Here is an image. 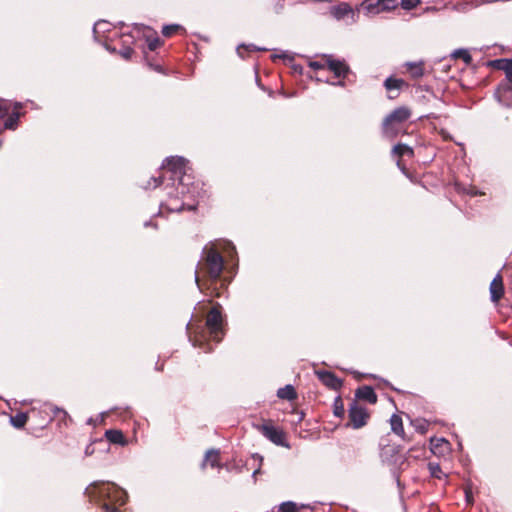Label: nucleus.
<instances>
[{"mask_svg": "<svg viewBox=\"0 0 512 512\" xmlns=\"http://www.w3.org/2000/svg\"><path fill=\"white\" fill-rule=\"evenodd\" d=\"M206 326L209 330L210 337L219 342L223 334V317L220 312V307H213L207 315Z\"/></svg>", "mask_w": 512, "mask_h": 512, "instance_id": "39448f33", "label": "nucleus"}, {"mask_svg": "<svg viewBox=\"0 0 512 512\" xmlns=\"http://www.w3.org/2000/svg\"><path fill=\"white\" fill-rule=\"evenodd\" d=\"M27 420H28V416L26 413H23V412L17 413L16 415L10 417V423L15 428H18V429L23 428L25 426Z\"/></svg>", "mask_w": 512, "mask_h": 512, "instance_id": "b1692460", "label": "nucleus"}, {"mask_svg": "<svg viewBox=\"0 0 512 512\" xmlns=\"http://www.w3.org/2000/svg\"><path fill=\"white\" fill-rule=\"evenodd\" d=\"M369 414L367 409L354 401L349 407V419L354 429H359L366 425Z\"/></svg>", "mask_w": 512, "mask_h": 512, "instance_id": "6e6552de", "label": "nucleus"}, {"mask_svg": "<svg viewBox=\"0 0 512 512\" xmlns=\"http://www.w3.org/2000/svg\"><path fill=\"white\" fill-rule=\"evenodd\" d=\"M242 49H246L248 51H264L265 49L263 48H259V47H256L255 45H248V46H245V45H239L237 47V53L240 57H244L243 53H242Z\"/></svg>", "mask_w": 512, "mask_h": 512, "instance_id": "473e14b6", "label": "nucleus"}, {"mask_svg": "<svg viewBox=\"0 0 512 512\" xmlns=\"http://www.w3.org/2000/svg\"><path fill=\"white\" fill-rule=\"evenodd\" d=\"M392 153L397 156H409L412 157L414 152L411 147L405 144H397L393 147Z\"/></svg>", "mask_w": 512, "mask_h": 512, "instance_id": "393cba45", "label": "nucleus"}, {"mask_svg": "<svg viewBox=\"0 0 512 512\" xmlns=\"http://www.w3.org/2000/svg\"><path fill=\"white\" fill-rule=\"evenodd\" d=\"M106 49H107V50H109V51H112V52H114V51H115V49H114V48H113V49H111L109 46H106Z\"/></svg>", "mask_w": 512, "mask_h": 512, "instance_id": "de8ad7c7", "label": "nucleus"}, {"mask_svg": "<svg viewBox=\"0 0 512 512\" xmlns=\"http://www.w3.org/2000/svg\"><path fill=\"white\" fill-rule=\"evenodd\" d=\"M468 194L472 195V196H476L478 195V191L475 189V188H469V190L467 191Z\"/></svg>", "mask_w": 512, "mask_h": 512, "instance_id": "37998d69", "label": "nucleus"}, {"mask_svg": "<svg viewBox=\"0 0 512 512\" xmlns=\"http://www.w3.org/2000/svg\"><path fill=\"white\" fill-rule=\"evenodd\" d=\"M201 269L211 280H217L222 274L224 268V259L214 246H205L203 249V259L200 263Z\"/></svg>", "mask_w": 512, "mask_h": 512, "instance_id": "7ed1b4c3", "label": "nucleus"}, {"mask_svg": "<svg viewBox=\"0 0 512 512\" xmlns=\"http://www.w3.org/2000/svg\"><path fill=\"white\" fill-rule=\"evenodd\" d=\"M309 66L314 70H321L325 68V64L318 62V61H312L309 63Z\"/></svg>", "mask_w": 512, "mask_h": 512, "instance_id": "4c0bfd02", "label": "nucleus"}, {"mask_svg": "<svg viewBox=\"0 0 512 512\" xmlns=\"http://www.w3.org/2000/svg\"><path fill=\"white\" fill-rule=\"evenodd\" d=\"M195 282L199 286V276H198L197 271L195 272Z\"/></svg>", "mask_w": 512, "mask_h": 512, "instance_id": "a18cd8bd", "label": "nucleus"}, {"mask_svg": "<svg viewBox=\"0 0 512 512\" xmlns=\"http://www.w3.org/2000/svg\"><path fill=\"white\" fill-rule=\"evenodd\" d=\"M111 24L107 21L101 20L94 24L93 34L96 40H100V38L107 33L110 32Z\"/></svg>", "mask_w": 512, "mask_h": 512, "instance_id": "6ab92c4d", "label": "nucleus"}, {"mask_svg": "<svg viewBox=\"0 0 512 512\" xmlns=\"http://www.w3.org/2000/svg\"><path fill=\"white\" fill-rule=\"evenodd\" d=\"M277 396L280 399L294 400L296 399L297 394L292 385H286L285 387L278 389Z\"/></svg>", "mask_w": 512, "mask_h": 512, "instance_id": "4be33fe9", "label": "nucleus"}, {"mask_svg": "<svg viewBox=\"0 0 512 512\" xmlns=\"http://www.w3.org/2000/svg\"><path fill=\"white\" fill-rule=\"evenodd\" d=\"M91 502L99 504L103 512H119L117 506L125 504L126 492L112 482L95 481L85 490Z\"/></svg>", "mask_w": 512, "mask_h": 512, "instance_id": "f03ea898", "label": "nucleus"}, {"mask_svg": "<svg viewBox=\"0 0 512 512\" xmlns=\"http://www.w3.org/2000/svg\"><path fill=\"white\" fill-rule=\"evenodd\" d=\"M431 451L433 454L441 455L448 449L449 442L443 438L431 439Z\"/></svg>", "mask_w": 512, "mask_h": 512, "instance_id": "412c9836", "label": "nucleus"}, {"mask_svg": "<svg viewBox=\"0 0 512 512\" xmlns=\"http://www.w3.org/2000/svg\"><path fill=\"white\" fill-rule=\"evenodd\" d=\"M210 465L212 468L221 467L219 463V450L210 449L206 452L201 467L205 468L206 465Z\"/></svg>", "mask_w": 512, "mask_h": 512, "instance_id": "dca6fc26", "label": "nucleus"}, {"mask_svg": "<svg viewBox=\"0 0 512 512\" xmlns=\"http://www.w3.org/2000/svg\"><path fill=\"white\" fill-rule=\"evenodd\" d=\"M94 453V448L92 446V444H89L86 449H85V455L86 456H90Z\"/></svg>", "mask_w": 512, "mask_h": 512, "instance_id": "a19ab883", "label": "nucleus"}, {"mask_svg": "<svg viewBox=\"0 0 512 512\" xmlns=\"http://www.w3.org/2000/svg\"><path fill=\"white\" fill-rule=\"evenodd\" d=\"M164 172L159 177H152L145 188H156L164 181L166 189H169L167 195L169 202L162 203L159 213L165 208L170 212H179L184 209L194 210L195 205L185 203L184 199L190 196L195 199L199 195V184L192 181V177L187 173V160L180 156H172L165 159L163 166Z\"/></svg>", "mask_w": 512, "mask_h": 512, "instance_id": "f257e3e1", "label": "nucleus"}, {"mask_svg": "<svg viewBox=\"0 0 512 512\" xmlns=\"http://www.w3.org/2000/svg\"><path fill=\"white\" fill-rule=\"evenodd\" d=\"M493 66L499 70H503L506 78L512 83V58L511 59H498L492 62Z\"/></svg>", "mask_w": 512, "mask_h": 512, "instance_id": "2eb2a0df", "label": "nucleus"}, {"mask_svg": "<svg viewBox=\"0 0 512 512\" xmlns=\"http://www.w3.org/2000/svg\"><path fill=\"white\" fill-rule=\"evenodd\" d=\"M326 66L337 78H345L349 72V67L344 61L332 59L331 56H326Z\"/></svg>", "mask_w": 512, "mask_h": 512, "instance_id": "1a4fd4ad", "label": "nucleus"}, {"mask_svg": "<svg viewBox=\"0 0 512 512\" xmlns=\"http://www.w3.org/2000/svg\"><path fill=\"white\" fill-rule=\"evenodd\" d=\"M429 470L431 472V475L440 478V474L442 473L441 468L438 464L429 463Z\"/></svg>", "mask_w": 512, "mask_h": 512, "instance_id": "f704fd0d", "label": "nucleus"}, {"mask_svg": "<svg viewBox=\"0 0 512 512\" xmlns=\"http://www.w3.org/2000/svg\"><path fill=\"white\" fill-rule=\"evenodd\" d=\"M404 84V81L402 79L392 78L389 77L385 80V88L388 91H392L393 89L398 90L401 88V86Z\"/></svg>", "mask_w": 512, "mask_h": 512, "instance_id": "bb28decb", "label": "nucleus"}, {"mask_svg": "<svg viewBox=\"0 0 512 512\" xmlns=\"http://www.w3.org/2000/svg\"><path fill=\"white\" fill-rule=\"evenodd\" d=\"M147 44L148 48L151 51H154L161 45V40L157 36L153 38L147 36Z\"/></svg>", "mask_w": 512, "mask_h": 512, "instance_id": "2f4dec72", "label": "nucleus"}, {"mask_svg": "<svg viewBox=\"0 0 512 512\" xmlns=\"http://www.w3.org/2000/svg\"><path fill=\"white\" fill-rule=\"evenodd\" d=\"M258 430L275 445L289 448V444L285 440V433L282 429L269 423H264L258 427Z\"/></svg>", "mask_w": 512, "mask_h": 512, "instance_id": "0eeeda50", "label": "nucleus"}, {"mask_svg": "<svg viewBox=\"0 0 512 512\" xmlns=\"http://www.w3.org/2000/svg\"><path fill=\"white\" fill-rule=\"evenodd\" d=\"M331 14L337 20H342L347 16H351L352 21H354V11L347 3H341L337 6H333L331 8Z\"/></svg>", "mask_w": 512, "mask_h": 512, "instance_id": "f8f14e48", "label": "nucleus"}, {"mask_svg": "<svg viewBox=\"0 0 512 512\" xmlns=\"http://www.w3.org/2000/svg\"><path fill=\"white\" fill-rule=\"evenodd\" d=\"M390 426H391V430L393 431V433H395L396 435H398L402 439H404L405 432H404V428H403V422H402V418L399 415L393 414L391 416Z\"/></svg>", "mask_w": 512, "mask_h": 512, "instance_id": "a211bd4d", "label": "nucleus"}, {"mask_svg": "<svg viewBox=\"0 0 512 512\" xmlns=\"http://www.w3.org/2000/svg\"><path fill=\"white\" fill-rule=\"evenodd\" d=\"M419 3L420 0H401V6L406 10L415 8Z\"/></svg>", "mask_w": 512, "mask_h": 512, "instance_id": "72a5a7b5", "label": "nucleus"}, {"mask_svg": "<svg viewBox=\"0 0 512 512\" xmlns=\"http://www.w3.org/2000/svg\"><path fill=\"white\" fill-rule=\"evenodd\" d=\"M443 138H447L446 133L442 132Z\"/></svg>", "mask_w": 512, "mask_h": 512, "instance_id": "8fccbe9b", "label": "nucleus"}, {"mask_svg": "<svg viewBox=\"0 0 512 512\" xmlns=\"http://www.w3.org/2000/svg\"><path fill=\"white\" fill-rule=\"evenodd\" d=\"M411 116V110L408 107L401 106L388 114L383 121V133L387 137H395L400 126Z\"/></svg>", "mask_w": 512, "mask_h": 512, "instance_id": "20e7f679", "label": "nucleus"}, {"mask_svg": "<svg viewBox=\"0 0 512 512\" xmlns=\"http://www.w3.org/2000/svg\"><path fill=\"white\" fill-rule=\"evenodd\" d=\"M279 512H297L296 504L291 501L283 502L279 506Z\"/></svg>", "mask_w": 512, "mask_h": 512, "instance_id": "7c9ffc66", "label": "nucleus"}, {"mask_svg": "<svg viewBox=\"0 0 512 512\" xmlns=\"http://www.w3.org/2000/svg\"><path fill=\"white\" fill-rule=\"evenodd\" d=\"M22 105L20 103H15L14 104V108L15 110H18L19 108H21ZM20 112L19 111H14L4 122V128L5 129H10V130H14L16 129L17 125H18V120L20 118Z\"/></svg>", "mask_w": 512, "mask_h": 512, "instance_id": "f3484780", "label": "nucleus"}, {"mask_svg": "<svg viewBox=\"0 0 512 512\" xmlns=\"http://www.w3.org/2000/svg\"><path fill=\"white\" fill-rule=\"evenodd\" d=\"M397 166L401 168V162L399 160L397 161Z\"/></svg>", "mask_w": 512, "mask_h": 512, "instance_id": "09e8293b", "label": "nucleus"}, {"mask_svg": "<svg viewBox=\"0 0 512 512\" xmlns=\"http://www.w3.org/2000/svg\"><path fill=\"white\" fill-rule=\"evenodd\" d=\"M504 293L503 281L502 277L498 274L490 284V295L491 300L494 303H497Z\"/></svg>", "mask_w": 512, "mask_h": 512, "instance_id": "ddd939ff", "label": "nucleus"}, {"mask_svg": "<svg viewBox=\"0 0 512 512\" xmlns=\"http://www.w3.org/2000/svg\"><path fill=\"white\" fill-rule=\"evenodd\" d=\"M53 412H54L55 415H57L59 413H63L64 416H67V412L64 411L63 409L58 408V407H54L53 408Z\"/></svg>", "mask_w": 512, "mask_h": 512, "instance_id": "79ce46f5", "label": "nucleus"}, {"mask_svg": "<svg viewBox=\"0 0 512 512\" xmlns=\"http://www.w3.org/2000/svg\"><path fill=\"white\" fill-rule=\"evenodd\" d=\"M355 395L358 399L365 400L370 404H375L377 402V395L370 386H362L358 388Z\"/></svg>", "mask_w": 512, "mask_h": 512, "instance_id": "4468645a", "label": "nucleus"}, {"mask_svg": "<svg viewBox=\"0 0 512 512\" xmlns=\"http://www.w3.org/2000/svg\"><path fill=\"white\" fill-rule=\"evenodd\" d=\"M413 426L415 427L416 431L420 432L421 434L426 433L429 423L424 419H416L412 422Z\"/></svg>", "mask_w": 512, "mask_h": 512, "instance_id": "cd10ccee", "label": "nucleus"}, {"mask_svg": "<svg viewBox=\"0 0 512 512\" xmlns=\"http://www.w3.org/2000/svg\"><path fill=\"white\" fill-rule=\"evenodd\" d=\"M423 61L419 62H406L405 66L411 76L415 79L420 78L424 74Z\"/></svg>", "mask_w": 512, "mask_h": 512, "instance_id": "aec40b11", "label": "nucleus"}, {"mask_svg": "<svg viewBox=\"0 0 512 512\" xmlns=\"http://www.w3.org/2000/svg\"><path fill=\"white\" fill-rule=\"evenodd\" d=\"M223 244H224L223 249H224L227 253H229V254H230V251L235 253V247L233 246V244H232V243H230V242H224Z\"/></svg>", "mask_w": 512, "mask_h": 512, "instance_id": "58836bf2", "label": "nucleus"}, {"mask_svg": "<svg viewBox=\"0 0 512 512\" xmlns=\"http://www.w3.org/2000/svg\"><path fill=\"white\" fill-rule=\"evenodd\" d=\"M319 380L328 388L338 390L342 387V381L329 371L318 370L315 372Z\"/></svg>", "mask_w": 512, "mask_h": 512, "instance_id": "9d476101", "label": "nucleus"}, {"mask_svg": "<svg viewBox=\"0 0 512 512\" xmlns=\"http://www.w3.org/2000/svg\"><path fill=\"white\" fill-rule=\"evenodd\" d=\"M465 496H466V501L468 504H472L473 503V496H472V492L470 491V489L466 488L465 489Z\"/></svg>", "mask_w": 512, "mask_h": 512, "instance_id": "ea45409f", "label": "nucleus"}, {"mask_svg": "<svg viewBox=\"0 0 512 512\" xmlns=\"http://www.w3.org/2000/svg\"><path fill=\"white\" fill-rule=\"evenodd\" d=\"M397 0H364L360 7L367 15H376L396 8Z\"/></svg>", "mask_w": 512, "mask_h": 512, "instance_id": "423d86ee", "label": "nucleus"}, {"mask_svg": "<svg viewBox=\"0 0 512 512\" xmlns=\"http://www.w3.org/2000/svg\"><path fill=\"white\" fill-rule=\"evenodd\" d=\"M11 107H12V103L10 101L0 99V119H2L8 115Z\"/></svg>", "mask_w": 512, "mask_h": 512, "instance_id": "c756f323", "label": "nucleus"}, {"mask_svg": "<svg viewBox=\"0 0 512 512\" xmlns=\"http://www.w3.org/2000/svg\"><path fill=\"white\" fill-rule=\"evenodd\" d=\"M105 436L108 439V441H110L111 443L121 444V445H123L125 443L124 435L120 430H114V429L107 430L105 432Z\"/></svg>", "mask_w": 512, "mask_h": 512, "instance_id": "5701e85b", "label": "nucleus"}, {"mask_svg": "<svg viewBox=\"0 0 512 512\" xmlns=\"http://www.w3.org/2000/svg\"><path fill=\"white\" fill-rule=\"evenodd\" d=\"M190 341L192 342L193 346H200V340L190 338Z\"/></svg>", "mask_w": 512, "mask_h": 512, "instance_id": "c03bdc74", "label": "nucleus"}, {"mask_svg": "<svg viewBox=\"0 0 512 512\" xmlns=\"http://www.w3.org/2000/svg\"><path fill=\"white\" fill-rule=\"evenodd\" d=\"M451 56L454 59H462L465 64H470L472 61V57L467 49H456Z\"/></svg>", "mask_w": 512, "mask_h": 512, "instance_id": "a878e982", "label": "nucleus"}, {"mask_svg": "<svg viewBox=\"0 0 512 512\" xmlns=\"http://www.w3.org/2000/svg\"><path fill=\"white\" fill-rule=\"evenodd\" d=\"M180 29H182V27L180 25H178V24L165 25L162 28V34L165 37H170V36H172L174 33H176Z\"/></svg>", "mask_w": 512, "mask_h": 512, "instance_id": "c85d7f7f", "label": "nucleus"}, {"mask_svg": "<svg viewBox=\"0 0 512 512\" xmlns=\"http://www.w3.org/2000/svg\"><path fill=\"white\" fill-rule=\"evenodd\" d=\"M495 96L499 103L505 107H512V86L509 84H502L495 92Z\"/></svg>", "mask_w": 512, "mask_h": 512, "instance_id": "9b49d317", "label": "nucleus"}, {"mask_svg": "<svg viewBox=\"0 0 512 512\" xmlns=\"http://www.w3.org/2000/svg\"><path fill=\"white\" fill-rule=\"evenodd\" d=\"M334 85L343 86L344 82L342 80L338 81L337 83H333Z\"/></svg>", "mask_w": 512, "mask_h": 512, "instance_id": "49530a36", "label": "nucleus"}, {"mask_svg": "<svg viewBox=\"0 0 512 512\" xmlns=\"http://www.w3.org/2000/svg\"><path fill=\"white\" fill-rule=\"evenodd\" d=\"M334 414L337 416V417H341L343 416L344 414V408H343V404L341 402V400L339 398L336 399L335 401V410H334Z\"/></svg>", "mask_w": 512, "mask_h": 512, "instance_id": "c9c22d12", "label": "nucleus"}, {"mask_svg": "<svg viewBox=\"0 0 512 512\" xmlns=\"http://www.w3.org/2000/svg\"><path fill=\"white\" fill-rule=\"evenodd\" d=\"M119 53H120V55H121L124 59L128 60V59H130V58H131V56H132L133 49H132L131 47L127 46V47L123 48L122 50H120V51H119Z\"/></svg>", "mask_w": 512, "mask_h": 512, "instance_id": "e433bc0d", "label": "nucleus"}]
</instances>
